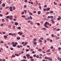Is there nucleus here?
<instances>
[{"mask_svg": "<svg viewBox=\"0 0 61 61\" xmlns=\"http://www.w3.org/2000/svg\"><path fill=\"white\" fill-rule=\"evenodd\" d=\"M54 17L53 16H51V19H52V18Z\"/></svg>", "mask_w": 61, "mask_h": 61, "instance_id": "28", "label": "nucleus"}, {"mask_svg": "<svg viewBox=\"0 0 61 61\" xmlns=\"http://www.w3.org/2000/svg\"><path fill=\"white\" fill-rule=\"evenodd\" d=\"M30 60L31 61H33L34 60L33 59H31Z\"/></svg>", "mask_w": 61, "mask_h": 61, "instance_id": "32", "label": "nucleus"}, {"mask_svg": "<svg viewBox=\"0 0 61 61\" xmlns=\"http://www.w3.org/2000/svg\"><path fill=\"white\" fill-rule=\"evenodd\" d=\"M4 43V42L3 41H1L0 43H1V44H2V43Z\"/></svg>", "mask_w": 61, "mask_h": 61, "instance_id": "35", "label": "nucleus"}, {"mask_svg": "<svg viewBox=\"0 0 61 61\" xmlns=\"http://www.w3.org/2000/svg\"><path fill=\"white\" fill-rule=\"evenodd\" d=\"M13 10H15V7H14V6H13Z\"/></svg>", "mask_w": 61, "mask_h": 61, "instance_id": "22", "label": "nucleus"}, {"mask_svg": "<svg viewBox=\"0 0 61 61\" xmlns=\"http://www.w3.org/2000/svg\"><path fill=\"white\" fill-rule=\"evenodd\" d=\"M10 19L11 18H12V17H13V16L12 15H11L10 16Z\"/></svg>", "mask_w": 61, "mask_h": 61, "instance_id": "31", "label": "nucleus"}, {"mask_svg": "<svg viewBox=\"0 0 61 61\" xmlns=\"http://www.w3.org/2000/svg\"><path fill=\"white\" fill-rule=\"evenodd\" d=\"M24 12H22L21 13V14H22V15H23V14H24Z\"/></svg>", "mask_w": 61, "mask_h": 61, "instance_id": "49", "label": "nucleus"}, {"mask_svg": "<svg viewBox=\"0 0 61 61\" xmlns=\"http://www.w3.org/2000/svg\"><path fill=\"white\" fill-rule=\"evenodd\" d=\"M48 23L47 22H46L45 23V24L44 25H47V23Z\"/></svg>", "mask_w": 61, "mask_h": 61, "instance_id": "19", "label": "nucleus"}, {"mask_svg": "<svg viewBox=\"0 0 61 61\" xmlns=\"http://www.w3.org/2000/svg\"><path fill=\"white\" fill-rule=\"evenodd\" d=\"M50 51V49H49L48 51H46V52H49Z\"/></svg>", "mask_w": 61, "mask_h": 61, "instance_id": "34", "label": "nucleus"}, {"mask_svg": "<svg viewBox=\"0 0 61 61\" xmlns=\"http://www.w3.org/2000/svg\"><path fill=\"white\" fill-rule=\"evenodd\" d=\"M10 50H13V48H10Z\"/></svg>", "mask_w": 61, "mask_h": 61, "instance_id": "52", "label": "nucleus"}, {"mask_svg": "<svg viewBox=\"0 0 61 61\" xmlns=\"http://www.w3.org/2000/svg\"><path fill=\"white\" fill-rule=\"evenodd\" d=\"M45 58L46 59H47L48 60L49 59V57H45Z\"/></svg>", "mask_w": 61, "mask_h": 61, "instance_id": "12", "label": "nucleus"}, {"mask_svg": "<svg viewBox=\"0 0 61 61\" xmlns=\"http://www.w3.org/2000/svg\"><path fill=\"white\" fill-rule=\"evenodd\" d=\"M15 43L16 45H17V44H18V43H17V42H15Z\"/></svg>", "mask_w": 61, "mask_h": 61, "instance_id": "58", "label": "nucleus"}, {"mask_svg": "<svg viewBox=\"0 0 61 61\" xmlns=\"http://www.w3.org/2000/svg\"><path fill=\"white\" fill-rule=\"evenodd\" d=\"M54 4L55 5H57V3H56L55 2H54Z\"/></svg>", "mask_w": 61, "mask_h": 61, "instance_id": "24", "label": "nucleus"}, {"mask_svg": "<svg viewBox=\"0 0 61 61\" xmlns=\"http://www.w3.org/2000/svg\"><path fill=\"white\" fill-rule=\"evenodd\" d=\"M50 17H51V16H48V17L47 18H50Z\"/></svg>", "mask_w": 61, "mask_h": 61, "instance_id": "61", "label": "nucleus"}, {"mask_svg": "<svg viewBox=\"0 0 61 61\" xmlns=\"http://www.w3.org/2000/svg\"><path fill=\"white\" fill-rule=\"evenodd\" d=\"M22 17H25V15H22Z\"/></svg>", "mask_w": 61, "mask_h": 61, "instance_id": "42", "label": "nucleus"}, {"mask_svg": "<svg viewBox=\"0 0 61 61\" xmlns=\"http://www.w3.org/2000/svg\"><path fill=\"white\" fill-rule=\"evenodd\" d=\"M5 19H2V22H5Z\"/></svg>", "mask_w": 61, "mask_h": 61, "instance_id": "11", "label": "nucleus"}, {"mask_svg": "<svg viewBox=\"0 0 61 61\" xmlns=\"http://www.w3.org/2000/svg\"><path fill=\"white\" fill-rule=\"evenodd\" d=\"M39 55L40 56H42V55L41 54H40Z\"/></svg>", "mask_w": 61, "mask_h": 61, "instance_id": "53", "label": "nucleus"}, {"mask_svg": "<svg viewBox=\"0 0 61 61\" xmlns=\"http://www.w3.org/2000/svg\"><path fill=\"white\" fill-rule=\"evenodd\" d=\"M15 25H18V23L17 22H16L15 23Z\"/></svg>", "mask_w": 61, "mask_h": 61, "instance_id": "15", "label": "nucleus"}, {"mask_svg": "<svg viewBox=\"0 0 61 61\" xmlns=\"http://www.w3.org/2000/svg\"><path fill=\"white\" fill-rule=\"evenodd\" d=\"M13 20L14 21H16V19H13Z\"/></svg>", "mask_w": 61, "mask_h": 61, "instance_id": "54", "label": "nucleus"}, {"mask_svg": "<svg viewBox=\"0 0 61 61\" xmlns=\"http://www.w3.org/2000/svg\"><path fill=\"white\" fill-rule=\"evenodd\" d=\"M39 8H40V9H41V8H42V7H41V6H39Z\"/></svg>", "mask_w": 61, "mask_h": 61, "instance_id": "25", "label": "nucleus"}, {"mask_svg": "<svg viewBox=\"0 0 61 61\" xmlns=\"http://www.w3.org/2000/svg\"><path fill=\"white\" fill-rule=\"evenodd\" d=\"M23 58L24 59H26V57L25 56H23Z\"/></svg>", "mask_w": 61, "mask_h": 61, "instance_id": "14", "label": "nucleus"}, {"mask_svg": "<svg viewBox=\"0 0 61 61\" xmlns=\"http://www.w3.org/2000/svg\"><path fill=\"white\" fill-rule=\"evenodd\" d=\"M56 31H59L60 30V29H56Z\"/></svg>", "mask_w": 61, "mask_h": 61, "instance_id": "26", "label": "nucleus"}, {"mask_svg": "<svg viewBox=\"0 0 61 61\" xmlns=\"http://www.w3.org/2000/svg\"><path fill=\"white\" fill-rule=\"evenodd\" d=\"M51 13H53V11H50Z\"/></svg>", "mask_w": 61, "mask_h": 61, "instance_id": "60", "label": "nucleus"}, {"mask_svg": "<svg viewBox=\"0 0 61 61\" xmlns=\"http://www.w3.org/2000/svg\"><path fill=\"white\" fill-rule=\"evenodd\" d=\"M27 6L26 5H25L24 6V7H25V8H26V7Z\"/></svg>", "mask_w": 61, "mask_h": 61, "instance_id": "64", "label": "nucleus"}, {"mask_svg": "<svg viewBox=\"0 0 61 61\" xmlns=\"http://www.w3.org/2000/svg\"><path fill=\"white\" fill-rule=\"evenodd\" d=\"M34 56V57H36V55L35 54L33 55Z\"/></svg>", "mask_w": 61, "mask_h": 61, "instance_id": "63", "label": "nucleus"}, {"mask_svg": "<svg viewBox=\"0 0 61 61\" xmlns=\"http://www.w3.org/2000/svg\"><path fill=\"white\" fill-rule=\"evenodd\" d=\"M26 56L27 57V58H28V59H29V56H30V55L29 54H27L26 55Z\"/></svg>", "mask_w": 61, "mask_h": 61, "instance_id": "2", "label": "nucleus"}, {"mask_svg": "<svg viewBox=\"0 0 61 61\" xmlns=\"http://www.w3.org/2000/svg\"><path fill=\"white\" fill-rule=\"evenodd\" d=\"M2 6H3V7H5V4H4V3H3L2 4Z\"/></svg>", "mask_w": 61, "mask_h": 61, "instance_id": "18", "label": "nucleus"}, {"mask_svg": "<svg viewBox=\"0 0 61 61\" xmlns=\"http://www.w3.org/2000/svg\"><path fill=\"white\" fill-rule=\"evenodd\" d=\"M9 9H10V11H11L12 12L13 11V10L12 9H13V8L12 7H10L9 8Z\"/></svg>", "mask_w": 61, "mask_h": 61, "instance_id": "1", "label": "nucleus"}, {"mask_svg": "<svg viewBox=\"0 0 61 61\" xmlns=\"http://www.w3.org/2000/svg\"><path fill=\"white\" fill-rule=\"evenodd\" d=\"M50 42H53V41L52 40H51Z\"/></svg>", "mask_w": 61, "mask_h": 61, "instance_id": "62", "label": "nucleus"}, {"mask_svg": "<svg viewBox=\"0 0 61 61\" xmlns=\"http://www.w3.org/2000/svg\"><path fill=\"white\" fill-rule=\"evenodd\" d=\"M30 17L31 19H32V16H30Z\"/></svg>", "mask_w": 61, "mask_h": 61, "instance_id": "47", "label": "nucleus"}, {"mask_svg": "<svg viewBox=\"0 0 61 61\" xmlns=\"http://www.w3.org/2000/svg\"><path fill=\"white\" fill-rule=\"evenodd\" d=\"M44 7H47V5H45L44 6Z\"/></svg>", "mask_w": 61, "mask_h": 61, "instance_id": "56", "label": "nucleus"}, {"mask_svg": "<svg viewBox=\"0 0 61 61\" xmlns=\"http://www.w3.org/2000/svg\"><path fill=\"white\" fill-rule=\"evenodd\" d=\"M17 39L18 40H20V38L19 37H18L17 38Z\"/></svg>", "mask_w": 61, "mask_h": 61, "instance_id": "13", "label": "nucleus"}, {"mask_svg": "<svg viewBox=\"0 0 61 61\" xmlns=\"http://www.w3.org/2000/svg\"><path fill=\"white\" fill-rule=\"evenodd\" d=\"M12 46L13 47H15V46H17V45L15 44H13Z\"/></svg>", "mask_w": 61, "mask_h": 61, "instance_id": "5", "label": "nucleus"}, {"mask_svg": "<svg viewBox=\"0 0 61 61\" xmlns=\"http://www.w3.org/2000/svg\"><path fill=\"white\" fill-rule=\"evenodd\" d=\"M42 53H46V52L45 51H42Z\"/></svg>", "mask_w": 61, "mask_h": 61, "instance_id": "51", "label": "nucleus"}, {"mask_svg": "<svg viewBox=\"0 0 61 61\" xmlns=\"http://www.w3.org/2000/svg\"><path fill=\"white\" fill-rule=\"evenodd\" d=\"M51 37H54V36H55L53 34H51Z\"/></svg>", "mask_w": 61, "mask_h": 61, "instance_id": "21", "label": "nucleus"}, {"mask_svg": "<svg viewBox=\"0 0 61 61\" xmlns=\"http://www.w3.org/2000/svg\"><path fill=\"white\" fill-rule=\"evenodd\" d=\"M58 50H61V48H60V47L58 48Z\"/></svg>", "mask_w": 61, "mask_h": 61, "instance_id": "41", "label": "nucleus"}, {"mask_svg": "<svg viewBox=\"0 0 61 61\" xmlns=\"http://www.w3.org/2000/svg\"><path fill=\"white\" fill-rule=\"evenodd\" d=\"M28 44V43L27 42L25 43L24 44H23V46H25L26 45H27Z\"/></svg>", "mask_w": 61, "mask_h": 61, "instance_id": "3", "label": "nucleus"}, {"mask_svg": "<svg viewBox=\"0 0 61 61\" xmlns=\"http://www.w3.org/2000/svg\"><path fill=\"white\" fill-rule=\"evenodd\" d=\"M38 41L40 43H42V41L40 39Z\"/></svg>", "mask_w": 61, "mask_h": 61, "instance_id": "6", "label": "nucleus"}, {"mask_svg": "<svg viewBox=\"0 0 61 61\" xmlns=\"http://www.w3.org/2000/svg\"><path fill=\"white\" fill-rule=\"evenodd\" d=\"M5 59H3V60H2V61H5Z\"/></svg>", "mask_w": 61, "mask_h": 61, "instance_id": "55", "label": "nucleus"}, {"mask_svg": "<svg viewBox=\"0 0 61 61\" xmlns=\"http://www.w3.org/2000/svg\"><path fill=\"white\" fill-rule=\"evenodd\" d=\"M17 47H18V48H20V46H17Z\"/></svg>", "mask_w": 61, "mask_h": 61, "instance_id": "27", "label": "nucleus"}, {"mask_svg": "<svg viewBox=\"0 0 61 61\" xmlns=\"http://www.w3.org/2000/svg\"><path fill=\"white\" fill-rule=\"evenodd\" d=\"M49 14V13L48 12H47L46 13V15H48V14Z\"/></svg>", "mask_w": 61, "mask_h": 61, "instance_id": "29", "label": "nucleus"}, {"mask_svg": "<svg viewBox=\"0 0 61 61\" xmlns=\"http://www.w3.org/2000/svg\"><path fill=\"white\" fill-rule=\"evenodd\" d=\"M6 18H7V19H9L10 18V16H7L6 17Z\"/></svg>", "mask_w": 61, "mask_h": 61, "instance_id": "10", "label": "nucleus"}, {"mask_svg": "<svg viewBox=\"0 0 61 61\" xmlns=\"http://www.w3.org/2000/svg\"><path fill=\"white\" fill-rule=\"evenodd\" d=\"M22 36L23 37H25V36L24 35H22Z\"/></svg>", "mask_w": 61, "mask_h": 61, "instance_id": "39", "label": "nucleus"}, {"mask_svg": "<svg viewBox=\"0 0 61 61\" xmlns=\"http://www.w3.org/2000/svg\"><path fill=\"white\" fill-rule=\"evenodd\" d=\"M48 60H52V58H51L50 57H49V59Z\"/></svg>", "mask_w": 61, "mask_h": 61, "instance_id": "7", "label": "nucleus"}, {"mask_svg": "<svg viewBox=\"0 0 61 61\" xmlns=\"http://www.w3.org/2000/svg\"><path fill=\"white\" fill-rule=\"evenodd\" d=\"M15 55H12V57H15Z\"/></svg>", "mask_w": 61, "mask_h": 61, "instance_id": "30", "label": "nucleus"}, {"mask_svg": "<svg viewBox=\"0 0 61 61\" xmlns=\"http://www.w3.org/2000/svg\"><path fill=\"white\" fill-rule=\"evenodd\" d=\"M9 35L10 36H11V35H12V36H14V35L13 34L11 33H10L9 34Z\"/></svg>", "mask_w": 61, "mask_h": 61, "instance_id": "4", "label": "nucleus"}, {"mask_svg": "<svg viewBox=\"0 0 61 61\" xmlns=\"http://www.w3.org/2000/svg\"><path fill=\"white\" fill-rule=\"evenodd\" d=\"M41 13V12L40 11H39L38 12V15H40Z\"/></svg>", "mask_w": 61, "mask_h": 61, "instance_id": "9", "label": "nucleus"}, {"mask_svg": "<svg viewBox=\"0 0 61 61\" xmlns=\"http://www.w3.org/2000/svg\"><path fill=\"white\" fill-rule=\"evenodd\" d=\"M18 28L19 29H21V27H18Z\"/></svg>", "mask_w": 61, "mask_h": 61, "instance_id": "57", "label": "nucleus"}, {"mask_svg": "<svg viewBox=\"0 0 61 61\" xmlns=\"http://www.w3.org/2000/svg\"><path fill=\"white\" fill-rule=\"evenodd\" d=\"M50 9V8H47V9H46V11H49Z\"/></svg>", "mask_w": 61, "mask_h": 61, "instance_id": "8", "label": "nucleus"}, {"mask_svg": "<svg viewBox=\"0 0 61 61\" xmlns=\"http://www.w3.org/2000/svg\"><path fill=\"white\" fill-rule=\"evenodd\" d=\"M44 11H46V8H45L43 9Z\"/></svg>", "mask_w": 61, "mask_h": 61, "instance_id": "33", "label": "nucleus"}, {"mask_svg": "<svg viewBox=\"0 0 61 61\" xmlns=\"http://www.w3.org/2000/svg\"><path fill=\"white\" fill-rule=\"evenodd\" d=\"M40 39H42V40H43L44 39V38H42V37H41L40 38Z\"/></svg>", "mask_w": 61, "mask_h": 61, "instance_id": "46", "label": "nucleus"}, {"mask_svg": "<svg viewBox=\"0 0 61 61\" xmlns=\"http://www.w3.org/2000/svg\"><path fill=\"white\" fill-rule=\"evenodd\" d=\"M57 59H58V60H60V58L59 57H58V58H57Z\"/></svg>", "mask_w": 61, "mask_h": 61, "instance_id": "40", "label": "nucleus"}, {"mask_svg": "<svg viewBox=\"0 0 61 61\" xmlns=\"http://www.w3.org/2000/svg\"><path fill=\"white\" fill-rule=\"evenodd\" d=\"M38 51H42V49H38Z\"/></svg>", "mask_w": 61, "mask_h": 61, "instance_id": "20", "label": "nucleus"}, {"mask_svg": "<svg viewBox=\"0 0 61 61\" xmlns=\"http://www.w3.org/2000/svg\"><path fill=\"white\" fill-rule=\"evenodd\" d=\"M51 49H53V46H51Z\"/></svg>", "mask_w": 61, "mask_h": 61, "instance_id": "44", "label": "nucleus"}, {"mask_svg": "<svg viewBox=\"0 0 61 61\" xmlns=\"http://www.w3.org/2000/svg\"><path fill=\"white\" fill-rule=\"evenodd\" d=\"M15 56H19V54H15Z\"/></svg>", "mask_w": 61, "mask_h": 61, "instance_id": "37", "label": "nucleus"}, {"mask_svg": "<svg viewBox=\"0 0 61 61\" xmlns=\"http://www.w3.org/2000/svg\"><path fill=\"white\" fill-rule=\"evenodd\" d=\"M8 13H9L8 12H7L5 14V15H8Z\"/></svg>", "mask_w": 61, "mask_h": 61, "instance_id": "50", "label": "nucleus"}, {"mask_svg": "<svg viewBox=\"0 0 61 61\" xmlns=\"http://www.w3.org/2000/svg\"><path fill=\"white\" fill-rule=\"evenodd\" d=\"M58 18H59L60 19H61V18L60 17V16H59L58 17Z\"/></svg>", "mask_w": 61, "mask_h": 61, "instance_id": "59", "label": "nucleus"}, {"mask_svg": "<svg viewBox=\"0 0 61 61\" xmlns=\"http://www.w3.org/2000/svg\"><path fill=\"white\" fill-rule=\"evenodd\" d=\"M4 37L5 38H6L7 37V36H4Z\"/></svg>", "mask_w": 61, "mask_h": 61, "instance_id": "23", "label": "nucleus"}, {"mask_svg": "<svg viewBox=\"0 0 61 61\" xmlns=\"http://www.w3.org/2000/svg\"><path fill=\"white\" fill-rule=\"evenodd\" d=\"M44 25L45 27H46L47 28H48V27L47 26V25Z\"/></svg>", "mask_w": 61, "mask_h": 61, "instance_id": "17", "label": "nucleus"}, {"mask_svg": "<svg viewBox=\"0 0 61 61\" xmlns=\"http://www.w3.org/2000/svg\"><path fill=\"white\" fill-rule=\"evenodd\" d=\"M8 19H6V22H8Z\"/></svg>", "mask_w": 61, "mask_h": 61, "instance_id": "38", "label": "nucleus"}, {"mask_svg": "<svg viewBox=\"0 0 61 61\" xmlns=\"http://www.w3.org/2000/svg\"><path fill=\"white\" fill-rule=\"evenodd\" d=\"M60 37H57L56 38V39H59V38H60Z\"/></svg>", "mask_w": 61, "mask_h": 61, "instance_id": "45", "label": "nucleus"}, {"mask_svg": "<svg viewBox=\"0 0 61 61\" xmlns=\"http://www.w3.org/2000/svg\"><path fill=\"white\" fill-rule=\"evenodd\" d=\"M33 58V57L31 56H30V57L29 58H31V59H32V58Z\"/></svg>", "mask_w": 61, "mask_h": 61, "instance_id": "43", "label": "nucleus"}, {"mask_svg": "<svg viewBox=\"0 0 61 61\" xmlns=\"http://www.w3.org/2000/svg\"><path fill=\"white\" fill-rule=\"evenodd\" d=\"M34 45H36V42H35L34 43Z\"/></svg>", "mask_w": 61, "mask_h": 61, "instance_id": "48", "label": "nucleus"}, {"mask_svg": "<svg viewBox=\"0 0 61 61\" xmlns=\"http://www.w3.org/2000/svg\"><path fill=\"white\" fill-rule=\"evenodd\" d=\"M29 14H30V15H33V14L31 12H29Z\"/></svg>", "mask_w": 61, "mask_h": 61, "instance_id": "16", "label": "nucleus"}, {"mask_svg": "<svg viewBox=\"0 0 61 61\" xmlns=\"http://www.w3.org/2000/svg\"><path fill=\"white\" fill-rule=\"evenodd\" d=\"M36 57H37V58H39V56L38 55H37V56H36Z\"/></svg>", "mask_w": 61, "mask_h": 61, "instance_id": "36", "label": "nucleus"}]
</instances>
